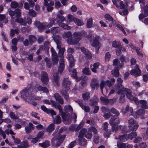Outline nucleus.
I'll use <instances>...</instances> for the list:
<instances>
[{
    "instance_id": "1",
    "label": "nucleus",
    "mask_w": 148,
    "mask_h": 148,
    "mask_svg": "<svg viewBox=\"0 0 148 148\" xmlns=\"http://www.w3.org/2000/svg\"><path fill=\"white\" fill-rule=\"evenodd\" d=\"M86 34V32L84 31L75 32L73 34L75 40H73L72 38L68 39L67 42L69 45L79 46V44L78 42L83 37H85Z\"/></svg>"
},
{
    "instance_id": "2",
    "label": "nucleus",
    "mask_w": 148,
    "mask_h": 148,
    "mask_svg": "<svg viewBox=\"0 0 148 148\" xmlns=\"http://www.w3.org/2000/svg\"><path fill=\"white\" fill-rule=\"evenodd\" d=\"M21 10L18 8L16 9L14 11L10 10L9 12V14L12 19H14L16 18V19L15 20V22L25 25L27 24V22L23 18H19L21 16Z\"/></svg>"
},
{
    "instance_id": "3",
    "label": "nucleus",
    "mask_w": 148,
    "mask_h": 148,
    "mask_svg": "<svg viewBox=\"0 0 148 148\" xmlns=\"http://www.w3.org/2000/svg\"><path fill=\"white\" fill-rule=\"evenodd\" d=\"M32 86L31 85H28L27 87L24 88L20 92L21 97L24 99H33L34 95L31 93V88Z\"/></svg>"
},
{
    "instance_id": "4",
    "label": "nucleus",
    "mask_w": 148,
    "mask_h": 148,
    "mask_svg": "<svg viewBox=\"0 0 148 148\" xmlns=\"http://www.w3.org/2000/svg\"><path fill=\"white\" fill-rule=\"evenodd\" d=\"M52 106L57 108L59 111L60 114H61L62 118L64 121H69L71 120V116L69 113H65L62 111V108L60 105L57 103L55 101L51 100V104Z\"/></svg>"
},
{
    "instance_id": "5",
    "label": "nucleus",
    "mask_w": 148,
    "mask_h": 148,
    "mask_svg": "<svg viewBox=\"0 0 148 148\" xmlns=\"http://www.w3.org/2000/svg\"><path fill=\"white\" fill-rule=\"evenodd\" d=\"M121 92H122V93L121 94V97H124L125 96V93L127 98L130 100L134 101L135 103L137 105L139 103L138 99L135 97L133 96L132 94V91L126 88H123Z\"/></svg>"
},
{
    "instance_id": "6",
    "label": "nucleus",
    "mask_w": 148,
    "mask_h": 148,
    "mask_svg": "<svg viewBox=\"0 0 148 148\" xmlns=\"http://www.w3.org/2000/svg\"><path fill=\"white\" fill-rule=\"evenodd\" d=\"M53 135L54 137L52 139L53 143H55L56 146H59L65 138V136L61 135L58 132L54 133Z\"/></svg>"
},
{
    "instance_id": "7",
    "label": "nucleus",
    "mask_w": 148,
    "mask_h": 148,
    "mask_svg": "<svg viewBox=\"0 0 148 148\" xmlns=\"http://www.w3.org/2000/svg\"><path fill=\"white\" fill-rule=\"evenodd\" d=\"M115 79L114 78H112L110 80H107L106 81L102 80L100 84V88L101 92H103V89L107 86L109 87H110L114 84L115 82Z\"/></svg>"
},
{
    "instance_id": "8",
    "label": "nucleus",
    "mask_w": 148,
    "mask_h": 148,
    "mask_svg": "<svg viewBox=\"0 0 148 148\" xmlns=\"http://www.w3.org/2000/svg\"><path fill=\"white\" fill-rule=\"evenodd\" d=\"M81 136H85L87 139H90L92 137V133L89 129L87 130L86 128H83L79 133V137Z\"/></svg>"
},
{
    "instance_id": "9",
    "label": "nucleus",
    "mask_w": 148,
    "mask_h": 148,
    "mask_svg": "<svg viewBox=\"0 0 148 148\" xmlns=\"http://www.w3.org/2000/svg\"><path fill=\"white\" fill-rule=\"evenodd\" d=\"M100 38L98 36H96L93 38V41L92 43V45L95 47L96 49V52L98 53L100 47L101 45L99 42Z\"/></svg>"
},
{
    "instance_id": "10",
    "label": "nucleus",
    "mask_w": 148,
    "mask_h": 148,
    "mask_svg": "<svg viewBox=\"0 0 148 148\" xmlns=\"http://www.w3.org/2000/svg\"><path fill=\"white\" fill-rule=\"evenodd\" d=\"M138 127L139 125L138 123H137L131 125H128L129 130H126V127L125 126L123 127L122 128L121 130L123 133L129 132L131 131L135 132L137 130Z\"/></svg>"
},
{
    "instance_id": "11",
    "label": "nucleus",
    "mask_w": 148,
    "mask_h": 148,
    "mask_svg": "<svg viewBox=\"0 0 148 148\" xmlns=\"http://www.w3.org/2000/svg\"><path fill=\"white\" fill-rule=\"evenodd\" d=\"M118 116H114L112 117L110 119L109 121V123L110 125L112 127L113 129L114 125H116L119 123L120 122V120Z\"/></svg>"
},
{
    "instance_id": "12",
    "label": "nucleus",
    "mask_w": 148,
    "mask_h": 148,
    "mask_svg": "<svg viewBox=\"0 0 148 148\" xmlns=\"http://www.w3.org/2000/svg\"><path fill=\"white\" fill-rule=\"evenodd\" d=\"M71 82L68 78H64L62 83V87L63 89H66L69 91L70 89V85Z\"/></svg>"
},
{
    "instance_id": "13",
    "label": "nucleus",
    "mask_w": 148,
    "mask_h": 148,
    "mask_svg": "<svg viewBox=\"0 0 148 148\" xmlns=\"http://www.w3.org/2000/svg\"><path fill=\"white\" fill-rule=\"evenodd\" d=\"M41 81L43 84H47L48 82L47 74L45 72L42 71L41 73Z\"/></svg>"
},
{
    "instance_id": "14",
    "label": "nucleus",
    "mask_w": 148,
    "mask_h": 148,
    "mask_svg": "<svg viewBox=\"0 0 148 148\" xmlns=\"http://www.w3.org/2000/svg\"><path fill=\"white\" fill-rule=\"evenodd\" d=\"M123 82V80L121 78H119L117 79V86H115L116 88L115 89L116 92H118L119 94H120L121 92L120 91H119V90L121 89L123 90V88H124L123 86L121 84Z\"/></svg>"
},
{
    "instance_id": "15",
    "label": "nucleus",
    "mask_w": 148,
    "mask_h": 148,
    "mask_svg": "<svg viewBox=\"0 0 148 148\" xmlns=\"http://www.w3.org/2000/svg\"><path fill=\"white\" fill-rule=\"evenodd\" d=\"M34 25L40 31L47 28V25L45 23H41L39 21H37L35 22Z\"/></svg>"
},
{
    "instance_id": "16",
    "label": "nucleus",
    "mask_w": 148,
    "mask_h": 148,
    "mask_svg": "<svg viewBox=\"0 0 148 148\" xmlns=\"http://www.w3.org/2000/svg\"><path fill=\"white\" fill-rule=\"evenodd\" d=\"M58 74V73H54L53 76V82L55 86L56 87H59L60 86V77Z\"/></svg>"
},
{
    "instance_id": "17",
    "label": "nucleus",
    "mask_w": 148,
    "mask_h": 148,
    "mask_svg": "<svg viewBox=\"0 0 148 148\" xmlns=\"http://www.w3.org/2000/svg\"><path fill=\"white\" fill-rule=\"evenodd\" d=\"M61 38V37L58 35L55 36L53 37V39L57 45V48L58 49L61 48V47L62 46V44L60 41Z\"/></svg>"
},
{
    "instance_id": "18",
    "label": "nucleus",
    "mask_w": 148,
    "mask_h": 148,
    "mask_svg": "<svg viewBox=\"0 0 148 148\" xmlns=\"http://www.w3.org/2000/svg\"><path fill=\"white\" fill-rule=\"evenodd\" d=\"M64 60L62 57L60 60L59 64V66L58 68V72L60 74L62 73L64 69Z\"/></svg>"
},
{
    "instance_id": "19",
    "label": "nucleus",
    "mask_w": 148,
    "mask_h": 148,
    "mask_svg": "<svg viewBox=\"0 0 148 148\" xmlns=\"http://www.w3.org/2000/svg\"><path fill=\"white\" fill-rule=\"evenodd\" d=\"M130 73L135 77H137L140 75V70L138 66H136V69L132 70Z\"/></svg>"
},
{
    "instance_id": "20",
    "label": "nucleus",
    "mask_w": 148,
    "mask_h": 148,
    "mask_svg": "<svg viewBox=\"0 0 148 148\" xmlns=\"http://www.w3.org/2000/svg\"><path fill=\"white\" fill-rule=\"evenodd\" d=\"M145 113V110L143 109L139 110L137 111L134 112L132 113L131 115H132L135 118H137L139 116H142L144 115Z\"/></svg>"
},
{
    "instance_id": "21",
    "label": "nucleus",
    "mask_w": 148,
    "mask_h": 148,
    "mask_svg": "<svg viewBox=\"0 0 148 148\" xmlns=\"http://www.w3.org/2000/svg\"><path fill=\"white\" fill-rule=\"evenodd\" d=\"M144 15L143 14H140L139 16V20H141L146 16H148V2L146 6L144 8Z\"/></svg>"
},
{
    "instance_id": "22",
    "label": "nucleus",
    "mask_w": 148,
    "mask_h": 148,
    "mask_svg": "<svg viewBox=\"0 0 148 148\" xmlns=\"http://www.w3.org/2000/svg\"><path fill=\"white\" fill-rule=\"evenodd\" d=\"M80 49L81 51L85 55L87 58L90 59L91 58L92 55L88 50L84 47H81Z\"/></svg>"
},
{
    "instance_id": "23",
    "label": "nucleus",
    "mask_w": 148,
    "mask_h": 148,
    "mask_svg": "<svg viewBox=\"0 0 148 148\" xmlns=\"http://www.w3.org/2000/svg\"><path fill=\"white\" fill-rule=\"evenodd\" d=\"M77 102L80 107L84 110L85 112H88L90 111V107L88 106L84 105L82 103V100H78Z\"/></svg>"
},
{
    "instance_id": "24",
    "label": "nucleus",
    "mask_w": 148,
    "mask_h": 148,
    "mask_svg": "<svg viewBox=\"0 0 148 148\" xmlns=\"http://www.w3.org/2000/svg\"><path fill=\"white\" fill-rule=\"evenodd\" d=\"M54 97L58 102L61 104H62L64 103V100L61 96L58 93H56L54 94Z\"/></svg>"
},
{
    "instance_id": "25",
    "label": "nucleus",
    "mask_w": 148,
    "mask_h": 148,
    "mask_svg": "<svg viewBox=\"0 0 148 148\" xmlns=\"http://www.w3.org/2000/svg\"><path fill=\"white\" fill-rule=\"evenodd\" d=\"M10 6L13 8H14L17 7L21 8L23 7V5L21 3H18L16 1H12Z\"/></svg>"
},
{
    "instance_id": "26",
    "label": "nucleus",
    "mask_w": 148,
    "mask_h": 148,
    "mask_svg": "<svg viewBox=\"0 0 148 148\" xmlns=\"http://www.w3.org/2000/svg\"><path fill=\"white\" fill-rule=\"evenodd\" d=\"M68 91L66 89H62L60 91V93L64 97L65 99L67 101H68L69 99V97L67 92Z\"/></svg>"
},
{
    "instance_id": "27",
    "label": "nucleus",
    "mask_w": 148,
    "mask_h": 148,
    "mask_svg": "<svg viewBox=\"0 0 148 148\" xmlns=\"http://www.w3.org/2000/svg\"><path fill=\"white\" fill-rule=\"evenodd\" d=\"M36 88L38 90L42 91L44 92L48 93L49 92V90L47 87H42L39 85H36Z\"/></svg>"
},
{
    "instance_id": "28",
    "label": "nucleus",
    "mask_w": 148,
    "mask_h": 148,
    "mask_svg": "<svg viewBox=\"0 0 148 148\" xmlns=\"http://www.w3.org/2000/svg\"><path fill=\"white\" fill-rule=\"evenodd\" d=\"M35 128L33 126V125L31 123H29L28 126L25 127V130L27 134L30 133L32 130L34 129Z\"/></svg>"
},
{
    "instance_id": "29",
    "label": "nucleus",
    "mask_w": 148,
    "mask_h": 148,
    "mask_svg": "<svg viewBox=\"0 0 148 148\" xmlns=\"http://www.w3.org/2000/svg\"><path fill=\"white\" fill-rule=\"evenodd\" d=\"M98 82L96 79H93L92 80L91 87L92 90H94L95 87L98 86Z\"/></svg>"
},
{
    "instance_id": "30",
    "label": "nucleus",
    "mask_w": 148,
    "mask_h": 148,
    "mask_svg": "<svg viewBox=\"0 0 148 148\" xmlns=\"http://www.w3.org/2000/svg\"><path fill=\"white\" fill-rule=\"evenodd\" d=\"M100 65V64L99 62L95 63L93 64V67H92V64L91 65L90 67L91 68V71L95 73H97V69L98 68Z\"/></svg>"
},
{
    "instance_id": "31",
    "label": "nucleus",
    "mask_w": 148,
    "mask_h": 148,
    "mask_svg": "<svg viewBox=\"0 0 148 148\" xmlns=\"http://www.w3.org/2000/svg\"><path fill=\"white\" fill-rule=\"evenodd\" d=\"M78 140L79 141V144L82 146H84L86 145L87 143V140L83 136L79 137L78 136Z\"/></svg>"
},
{
    "instance_id": "32",
    "label": "nucleus",
    "mask_w": 148,
    "mask_h": 148,
    "mask_svg": "<svg viewBox=\"0 0 148 148\" xmlns=\"http://www.w3.org/2000/svg\"><path fill=\"white\" fill-rule=\"evenodd\" d=\"M99 101L98 97L96 96H94L90 100L91 101L90 105L91 106H93L97 103V102Z\"/></svg>"
},
{
    "instance_id": "33",
    "label": "nucleus",
    "mask_w": 148,
    "mask_h": 148,
    "mask_svg": "<svg viewBox=\"0 0 148 148\" xmlns=\"http://www.w3.org/2000/svg\"><path fill=\"white\" fill-rule=\"evenodd\" d=\"M44 5L45 6L47 7V10L48 11H50L53 9V7L50 6L49 5L48 1L50 0H44Z\"/></svg>"
},
{
    "instance_id": "34",
    "label": "nucleus",
    "mask_w": 148,
    "mask_h": 148,
    "mask_svg": "<svg viewBox=\"0 0 148 148\" xmlns=\"http://www.w3.org/2000/svg\"><path fill=\"white\" fill-rule=\"evenodd\" d=\"M122 113L123 114H124L126 113L129 111L130 113H132L133 112V109L132 108L129 107L128 106H127L125 108H123L121 109Z\"/></svg>"
},
{
    "instance_id": "35",
    "label": "nucleus",
    "mask_w": 148,
    "mask_h": 148,
    "mask_svg": "<svg viewBox=\"0 0 148 148\" xmlns=\"http://www.w3.org/2000/svg\"><path fill=\"white\" fill-rule=\"evenodd\" d=\"M58 25L60 27H61L64 29L69 30L71 29V27L69 26L68 25L62 22L58 23Z\"/></svg>"
},
{
    "instance_id": "36",
    "label": "nucleus",
    "mask_w": 148,
    "mask_h": 148,
    "mask_svg": "<svg viewBox=\"0 0 148 148\" xmlns=\"http://www.w3.org/2000/svg\"><path fill=\"white\" fill-rule=\"evenodd\" d=\"M111 73L112 74L114 77L118 76L119 74V71L118 67H115L114 70L111 71Z\"/></svg>"
},
{
    "instance_id": "37",
    "label": "nucleus",
    "mask_w": 148,
    "mask_h": 148,
    "mask_svg": "<svg viewBox=\"0 0 148 148\" xmlns=\"http://www.w3.org/2000/svg\"><path fill=\"white\" fill-rule=\"evenodd\" d=\"M119 63V60L117 59H115L113 60V65L114 66L117 65L116 67H118V68L119 67L120 68H121L123 65V63H121L120 64H118Z\"/></svg>"
},
{
    "instance_id": "38",
    "label": "nucleus",
    "mask_w": 148,
    "mask_h": 148,
    "mask_svg": "<svg viewBox=\"0 0 148 148\" xmlns=\"http://www.w3.org/2000/svg\"><path fill=\"white\" fill-rule=\"evenodd\" d=\"M50 145L49 141L46 140L42 143H39V145L43 148L47 147Z\"/></svg>"
},
{
    "instance_id": "39",
    "label": "nucleus",
    "mask_w": 148,
    "mask_h": 148,
    "mask_svg": "<svg viewBox=\"0 0 148 148\" xmlns=\"http://www.w3.org/2000/svg\"><path fill=\"white\" fill-rule=\"evenodd\" d=\"M60 31V29L58 27H53L51 29V33L53 34L58 33Z\"/></svg>"
},
{
    "instance_id": "40",
    "label": "nucleus",
    "mask_w": 148,
    "mask_h": 148,
    "mask_svg": "<svg viewBox=\"0 0 148 148\" xmlns=\"http://www.w3.org/2000/svg\"><path fill=\"white\" fill-rule=\"evenodd\" d=\"M54 127L55 125L53 123L51 124L47 128L46 131L47 132L50 133L54 130Z\"/></svg>"
},
{
    "instance_id": "41",
    "label": "nucleus",
    "mask_w": 148,
    "mask_h": 148,
    "mask_svg": "<svg viewBox=\"0 0 148 148\" xmlns=\"http://www.w3.org/2000/svg\"><path fill=\"white\" fill-rule=\"evenodd\" d=\"M62 36L63 38L64 39L69 38L72 36V34L70 32L68 31L63 33Z\"/></svg>"
},
{
    "instance_id": "42",
    "label": "nucleus",
    "mask_w": 148,
    "mask_h": 148,
    "mask_svg": "<svg viewBox=\"0 0 148 148\" xmlns=\"http://www.w3.org/2000/svg\"><path fill=\"white\" fill-rule=\"evenodd\" d=\"M127 134L119 135V139L122 142H124L127 140Z\"/></svg>"
},
{
    "instance_id": "43",
    "label": "nucleus",
    "mask_w": 148,
    "mask_h": 148,
    "mask_svg": "<svg viewBox=\"0 0 148 148\" xmlns=\"http://www.w3.org/2000/svg\"><path fill=\"white\" fill-rule=\"evenodd\" d=\"M139 103L138 104H140L142 108L144 109H147V102L145 101L140 100L138 101Z\"/></svg>"
},
{
    "instance_id": "44",
    "label": "nucleus",
    "mask_w": 148,
    "mask_h": 148,
    "mask_svg": "<svg viewBox=\"0 0 148 148\" xmlns=\"http://www.w3.org/2000/svg\"><path fill=\"white\" fill-rule=\"evenodd\" d=\"M9 116L13 120H16L18 118V117L15 115L14 113L12 111L10 112Z\"/></svg>"
},
{
    "instance_id": "45",
    "label": "nucleus",
    "mask_w": 148,
    "mask_h": 148,
    "mask_svg": "<svg viewBox=\"0 0 148 148\" xmlns=\"http://www.w3.org/2000/svg\"><path fill=\"white\" fill-rule=\"evenodd\" d=\"M136 136V132H132L128 134H127V138L132 140Z\"/></svg>"
},
{
    "instance_id": "46",
    "label": "nucleus",
    "mask_w": 148,
    "mask_h": 148,
    "mask_svg": "<svg viewBox=\"0 0 148 148\" xmlns=\"http://www.w3.org/2000/svg\"><path fill=\"white\" fill-rule=\"evenodd\" d=\"M29 43L31 45L36 40V38L33 36H29Z\"/></svg>"
},
{
    "instance_id": "47",
    "label": "nucleus",
    "mask_w": 148,
    "mask_h": 148,
    "mask_svg": "<svg viewBox=\"0 0 148 148\" xmlns=\"http://www.w3.org/2000/svg\"><path fill=\"white\" fill-rule=\"evenodd\" d=\"M28 14L30 16L32 17H35L36 16V13L33 9H31L29 10Z\"/></svg>"
},
{
    "instance_id": "48",
    "label": "nucleus",
    "mask_w": 148,
    "mask_h": 148,
    "mask_svg": "<svg viewBox=\"0 0 148 148\" xmlns=\"http://www.w3.org/2000/svg\"><path fill=\"white\" fill-rule=\"evenodd\" d=\"M45 60L47 63V66L48 68H51V62L50 59L47 58H45Z\"/></svg>"
},
{
    "instance_id": "49",
    "label": "nucleus",
    "mask_w": 148,
    "mask_h": 148,
    "mask_svg": "<svg viewBox=\"0 0 148 148\" xmlns=\"http://www.w3.org/2000/svg\"><path fill=\"white\" fill-rule=\"evenodd\" d=\"M19 29L17 28L15 30L11 29L10 30V36L11 37H13L15 33H19Z\"/></svg>"
},
{
    "instance_id": "50",
    "label": "nucleus",
    "mask_w": 148,
    "mask_h": 148,
    "mask_svg": "<svg viewBox=\"0 0 148 148\" xmlns=\"http://www.w3.org/2000/svg\"><path fill=\"white\" fill-rule=\"evenodd\" d=\"M117 147L118 148H126V144L125 143H120L118 140L117 143Z\"/></svg>"
},
{
    "instance_id": "51",
    "label": "nucleus",
    "mask_w": 148,
    "mask_h": 148,
    "mask_svg": "<svg viewBox=\"0 0 148 148\" xmlns=\"http://www.w3.org/2000/svg\"><path fill=\"white\" fill-rule=\"evenodd\" d=\"M100 100L103 102L105 105L108 104V97H101L100 98Z\"/></svg>"
},
{
    "instance_id": "52",
    "label": "nucleus",
    "mask_w": 148,
    "mask_h": 148,
    "mask_svg": "<svg viewBox=\"0 0 148 148\" xmlns=\"http://www.w3.org/2000/svg\"><path fill=\"white\" fill-rule=\"evenodd\" d=\"M83 73L87 75H91L90 71L89 70L88 68L86 67L82 70Z\"/></svg>"
},
{
    "instance_id": "53",
    "label": "nucleus",
    "mask_w": 148,
    "mask_h": 148,
    "mask_svg": "<svg viewBox=\"0 0 148 148\" xmlns=\"http://www.w3.org/2000/svg\"><path fill=\"white\" fill-rule=\"evenodd\" d=\"M74 22L78 26H81L83 25L84 23L80 20L78 19L77 18L75 19Z\"/></svg>"
},
{
    "instance_id": "54",
    "label": "nucleus",
    "mask_w": 148,
    "mask_h": 148,
    "mask_svg": "<svg viewBox=\"0 0 148 148\" xmlns=\"http://www.w3.org/2000/svg\"><path fill=\"white\" fill-rule=\"evenodd\" d=\"M64 110L66 112H72L73 110V109L70 105H66L64 108Z\"/></svg>"
},
{
    "instance_id": "55",
    "label": "nucleus",
    "mask_w": 148,
    "mask_h": 148,
    "mask_svg": "<svg viewBox=\"0 0 148 148\" xmlns=\"http://www.w3.org/2000/svg\"><path fill=\"white\" fill-rule=\"evenodd\" d=\"M55 22V19L54 18H52L48 24H47V23H46V24L47 25V28H50L51 27L53 24Z\"/></svg>"
},
{
    "instance_id": "56",
    "label": "nucleus",
    "mask_w": 148,
    "mask_h": 148,
    "mask_svg": "<svg viewBox=\"0 0 148 148\" xmlns=\"http://www.w3.org/2000/svg\"><path fill=\"white\" fill-rule=\"evenodd\" d=\"M116 87H116V86H115L114 87V89H112V90H110V92H109V95H110L111 94H113L115 92L116 93L118 94L121 95V93H122V92H121L122 90L121 89H120L119 90V91H120L121 93L120 94H119L118 93V92H116V89H115L116 88Z\"/></svg>"
},
{
    "instance_id": "57",
    "label": "nucleus",
    "mask_w": 148,
    "mask_h": 148,
    "mask_svg": "<svg viewBox=\"0 0 148 148\" xmlns=\"http://www.w3.org/2000/svg\"><path fill=\"white\" fill-rule=\"evenodd\" d=\"M82 97L84 100H87L90 98V94L88 92H86L83 94Z\"/></svg>"
},
{
    "instance_id": "58",
    "label": "nucleus",
    "mask_w": 148,
    "mask_h": 148,
    "mask_svg": "<svg viewBox=\"0 0 148 148\" xmlns=\"http://www.w3.org/2000/svg\"><path fill=\"white\" fill-rule=\"evenodd\" d=\"M4 20V23H6L8 22V20L6 18V16L4 14H0V21Z\"/></svg>"
},
{
    "instance_id": "59",
    "label": "nucleus",
    "mask_w": 148,
    "mask_h": 148,
    "mask_svg": "<svg viewBox=\"0 0 148 148\" xmlns=\"http://www.w3.org/2000/svg\"><path fill=\"white\" fill-rule=\"evenodd\" d=\"M87 78L85 77L82 80L81 82V84L83 87H84L87 84Z\"/></svg>"
},
{
    "instance_id": "60",
    "label": "nucleus",
    "mask_w": 148,
    "mask_h": 148,
    "mask_svg": "<svg viewBox=\"0 0 148 148\" xmlns=\"http://www.w3.org/2000/svg\"><path fill=\"white\" fill-rule=\"evenodd\" d=\"M59 19L62 22H63L66 20L65 18L61 14L57 15L56 19Z\"/></svg>"
},
{
    "instance_id": "61",
    "label": "nucleus",
    "mask_w": 148,
    "mask_h": 148,
    "mask_svg": "<svg viewBox=\"0 0 148 148\" xmlns=\"http://www.w3.org/2000/svg\"><path fill=\"white\" fill-rule=\"evenodd\" d=\"M129 125H131L138 123L133 119H130L128 121Z\"/></svg>"
},
{
    "instance_id": "62",
    "label": "nucleus",
    "mask_w": 148,
    "mask_h": 148,
    "mask_svg": "<svg viewBox=\"0 0 148 148\" xmlns=\"http://www.w3.org/2000/svg\"><path fill=\"white\" fill-rule=\"evenodd\" d=\"M92 25V19L90 18L88 19L87 23V27L88 28H90Z\"/></svg>"
},
{
    "instance_id": "63",
    "label": "nucleus",
    "mask_w": 148,
    "mask_h": 148,
    "mask_svg": "<svg viewBox=\"0 0 148 148\" xmlns=\"http://www.w3.org/2000/svg\"><path fill=\"white\" fill-rule=\"evenodd\" d=\"M75 18L71 14H69L67 16V19L68 21L69 22H71L72 21H74V20H75Z\"/></svg>"
},
{
    "instance_id": "64",
    "label": "nucleus",
    "mask_w": 148,
    "mask_h": 148,
    "mask_svg": "<svg viewBox=\"0 0 148 148\" xmlns=\"http://www.w3.org/2000/svg\"><path fill=\"white\" fill-rule=\"evenodd\" d=\"M61 121L60 118L58 115L56 116L54 119V122L56 124L59 123Z\"/></svg>"
}]
</instances>
